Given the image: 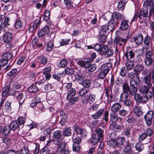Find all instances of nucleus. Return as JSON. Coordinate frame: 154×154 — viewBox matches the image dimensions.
I'll return each mask as SVG.
<instances>
[{
	"label": "nucleus",
	"mask_w": 154,
	"mask_h": 154,
	"mask_svg": "<svg viewBox=\"0 0 154 154\" xmlns=\"http://www.w3.org/2000/svg\"><path fill=\"white\" fill-rule=\"evenodd\" d=\"M125 140V138L123 137H121L118 138L117 140L118 146L119 145H124Z\"/></svg>",
	"instance_id": "obj_51"
},
{
	"label": "nucleus",
	"mask_w": 154,
	"mask_h": 154,
	"mask_svg": "<svg viewBox=\"0 0 154 154\" xmlns=\"http://www.w3.org/2000/svg\"><path fill=\"white\" fill-rule=\"evenodd\" d=\"M95 97V95L91 94L89 96L88 95L85 96L82 99V100L84 103H89L91 104L94 102Z\"/></svg>",
	"instance_id": "obj_9"
},
{
	"label": "nucleus",
	"mask_w": 154,
	"mask_h": 154,
	"mask_svg": "<svg viewBox=\"0 0 154 154\" xmlns=\"http://www.w3.org/2000/svg\"><path fill=\"white\" fill-rule=\"evenodd\" d=\"M13 37L12 34L9 32H5L3 35V41L6 43L10 42Z\"/></svg>",
	"instance_id": "obj_14"
},
{
	"label": "nucleus",
	"mask_w": 154,
	"mask_h": 154,
	"mask_svg": "<svg viewBox=\"0 0 154 154\" xmlns=\"http://www.w3.org/2000/svg\"><path fill=\"white\" fill-rule=\"evenodd\" d=\"M64 3L68 9L72 8L73 7V2L71 0H64Z\"/></svg>",
	"instance_id": "obj_40"
},
{
	"label": "nucleus",
	"mask_w": 154,
	"mask_h": 154,
	"mask_svg": "<svg viewBox=\"0 0 154 154\" xmlns=\"http://www.w3.org/2000/svg\"><path fill=\"white\" fill-rule=\"evenodd\" d=\"M76 93V91L75 88H72L69 90L67 94L66 97L67 100H69L70 98L74 96Z\"/></svg>",
	"instance_id": "obj_32"
},
{
	"label": "nucleus",
	"mask_w": 154,
	"mask_h": 154,
	"mask_svg": "<svg viewBox=\"0 0 154 154\" xmlns=\"http://www.w3.org/2000/svg\"><path fill=\"white\" fill-rule=\"evenodd\" d=\"M11 102L9 101H7L6 102L4 109L5 111L7 112H11L12 111L11 104Z\"/></svg>",
	"instance_id": "obj_33"
},
{
	"label": "nucleus",
	"mask_w": 154,
	"mask_h": 154,
	"mask_svg": "<svg viewBox=\"0 0 154 154\" xmlns=\"http://www.w3.org/2000/svg\"><path fill=\"white\" fill-rule=\"evenodd\" d=\"M129 88V85L127 82L122 83V90L123 92L120 96V101H123L128 99V92L130 93V90Z\"/></svg>",
	"instance_id": "obj_4"
},
{
	"label": "nucleus",
	"mask_w": 154,
	"mask_h": 154,
	"mask_svg": "<svg viewBox=\"0 0 154 154\" xmlns=\"http://www.w3.org/2000/svg\"><path fill=\"white\" fill-rule=\"evenodd\" d=\"M73 128L76 133L78 134H81L82 137H85L87 135L85 130L81 128L77 125H74Z\"/></svg>",
	"instance_id": "obj_7"
},
{
	"label": "nucleus",
	"mask_w": 154,
	"mask_h": 154,
	"mask_svg": "<svg viewBox=\"0 0 154 154\" xmlns=\"http://www.w3.org/2000/svg\"><path fill=\"white\" fill-rule=\"evenodd\" d=\"M19 125L16 121H13L10 124V127L11 129L13 131H14L18 128Z\"/></svg>",
	"instance_id": "obj_44"
},
{
	"label": "nucleus",
	"mask_w": 154,
	"mask_h": 154,
	"mask_svg": "<svg viewBox=\"0 0 154 154\" xmlns=\"http://www.w3.org/2000/svg\"><path fill=\"white\" fill-rule=\"evenodd\" d=\"M134 62L133 61L128 60L126 63V67L127 70H131L134 67Z\"/></svg>",
	"instance_id": "obj_29"
},
{
	"label": "nucleus",
	"mask_w": 154,
	"mask_h": 154,
	"mask_svg": "<svg viewBox=\"0 0 154 154\" xmlns=\"http://www.w3.org/2000/svg\"><path fill=\"white\" fill-rule=\"evenodd\" d=\"M108 144L112 147L118 146L117 140H116L115 139H110L108 142Z\"/></svg>",
	"instance_id": "obj_55"
},
{
	"label": "nucleus",
	"mask_w": 154,
	"mask_h": 154,
	"mask_svg": "<svg viewBox=\"0 0 154 154\" xmlns=\"http://www.w3.org/2000/svg\"><path fill=\"white\" fill-rule=\"evenodd\" d=\"M38 35L39 38H43L44 37V41L46 40V35L41 29L39 30L38 32Z\"/></svg>",
	"instance_id": "obj_59"
},
{
	"label": "nucleus",
	"mask_w": 154,
	"mask_h": 154,
	"mask_svg": "<svg viewBox=\"0 0 154 154\" xmlns=\"http://www.w3.org/2000/svg\"><path fill=\"white\" fill-rule=\"evenodd\" d=\"M143 81L146 85L148 86L149 87H152L151 77L150 73L144 77Z\"/></svg>",
	"instance_id": "obj_19"
},
{
	"label": "nucleus",
	"mask_w": 154,
	"mask_h": 154,
	"mask_svg": "<svg viewBox=\"0 0 154 154\" xmlns=\"http://www.w3.org/2000/svg\"><path fill=\"white\" fill-rule=\"evenodd\" d=\"M13 89L20 90L22 87V85L21 84L17 82L14 83L12 85Z\"/></svg>",
	"instance_id": "obj_60"
},
{
	"label": "nucleus",
	"mask_w": 154,
	"mask_h": 154,
	"mask_svg": "<svg viewBox=\"0 0 154 154\" xmlns=\"http://www.w3.org/2000/svg\"><path fill=\"white\" fill-rule=\"evenodd\" d=\"M153 117V112L150 111L147 112L144 116L146 123L148 126L152 124V120Z\"/></svg>",
	"instance_id": "obj_10"
},
{
	"label": "nucleus",
	"mask_w": 154,
	"mask_h": 154,
	"mask_svg": "<svg viewBox=\"0 0 154 154\" xmlns=\"http://www.w3.org/2000/svg\"><path fill=\"white\" fill-rule=\"evenodd\" d=\"M89 91V89L86 88H83L79 92V96H82L85 95L88 93Z\"/></svg>",
	"instance_id": "obj_48"
},
{
	"label": "nucleus",
	"mask_w": 154,
	"mask_h": 154,
	"mask_svg": "<svg viewBox=\"0 0 154 154\" xmlns=\"http://www.w3.org/2000/svg\"><path fill=\"white\" fill-rule=\"evenodd\" d=\"M134 40L135 43L137 45H140L143 43V36L142 34H139L134 37Z\"/></svg>",
	"instance_id": "obj_21"
},
{
	"label": "nucleus",
	"mask_w": 154,
	"mask_h": 154,
	"mask_svg": "<svg viewBox=\"0 0 154 154\" xmlns=\"http://www.w3.org/2000/svg\"><path fill=\"white\" fill-rule=\"evenodd\" d=\"M121 107V104L118 103H116L112 106L111 109L113 112H117Z\"/></svg>",
	"instance_id": "obj_30"
},
{
	"label": "nucleus",
	"mask_w": 154,
	"mask_h": 154,
	"mask_svg": "<svg viewBox=\"0 0 154 154\" xmlns=\"http://www.w3.org/2000/svg\"><path fill=\"white\" fill-rule=\"evenodd\" d=\"M129 21L127 20H124L122 21L120 24L119 29L124 31L128 29L129 27Z\"/></svg>",
	"instance_id": "obj_20"
},
{
	"label": "nucleus",
	"mask_w": 154,
	"mask_h": 154,
	"mask_svg": "<svg viewBox=\"0 0 154 154\" xmlns=\"http://www.w3.org/2000/svg\"><path fill=\"white\" fill-rule=\"evenodd\" d=\"M126 127L124 129V131L125 135L127 137H129L131 134V131L132 129V126L128 125L127 126L126 125Z\"/></svg>",
	"instance_id": "obj_27"
},
{
	"label": "nucleus",
	"mask_w": 154,
	"mask_h": 154,
	"mask_svg": "<svg viewBox=\"0 0 154 154\" xmlns=\"http://www.w3.org/2000/svg\"><path fill=\"white\" fill-rule=\"evenodd\" d=\"M96 132L94 134L97 135L99 138L102 140L103 137V131L101 129L99 128L96 130Z\"/></svg>",
	"instance_id": "obj_41"
},
{
	"label": "nucleus",
	"mask_w": 154,
	"mask_h": 154,
	"mask_svg": "<svg viewBox=\"0 0 154 154\" xmlns=\"http://www.w3.org/2000/svg\"><path fill=\"white\" fill-rule=\"evenodd\" d=\"M151 87H149L148 86L144 85L142 86L139 89V92L142 94L144 95L146 92H148Z\"/></svg>",
	"instance_id": "obj_34"
},
{
	"label": "nucleus",
	"mask_w": 154,
	"mask_h": 154,
	"mask_svg": "<svg viewBox=\"0 0 154 154\" xmlns=\"http://www.w3.org/2000/svg\"><path fill=\"white\" fill-rule=\"evenodd\" d=\"M80 149V144L77 143H73L72 146L73 151L75 152H78Z\"/></svg>",
	"instance_id": "obj_57"
},
{
	"label": "nucleus",
	"mask_w": 154,
	"mask_h": 154,
	"mask_svg": "<svg viewBox=\"0 0 154 154\" xmlns=\"http://www.w3.org/2000/svg\"><path fill=\"white\" fill-rule=\"evenodd\" d=\"M136 149L139 152L142 151L144 149L143 144H142L140 143H137L135 146Z\"/></svg>",
	"instance_id": "obj_52"
},
{
	"label": "nucleus",
	"mask_w": 154,
	"mask_h": 154,
	"mask_svg": "<svg viewBox=\"0 0 154 154\" xmlns=\"http://www.w3.org/2000/svg\"><path fill=\"white\" fill-rule=\"evenodd\" d=\"M108 34L102 33L100 32V35L98 37V41L102 44H103L106 42Z\"/></svg>",
	"instance_id": "obj_25"
},
{
	"label": "nucleus",
	"mask_w": 154,
	"mask_h": 154,
	"mask_svg": "<svg viewBox=\"0 0 154 154\" xmlns=\"http://www.w3.org/2000/svg\"><path fill=\"white\" fill-rule=\"evenodd\" d=\"M15 24V27L16 29H21L23 27V23L20 19L17 20Z\"/></svg>",
	"instance_id": "obj_35"
},
{
	"label": "nucleus",
	"mask_w": 154,
	"mask_h": 154,
	"mask_svg": "<svg viewBox=\"0 0 154 154\" xmlns=\"http://www.w3.org/2000/svg\"><path fill=\"white\" fill-rule=\"evenodd\" d=\"M15 92V90L13 89H10L9 86H7L3 88L2 96V97H5L7 95H13Z\"/></svg>",
	"instance_id": "obj_8"
},
{
	"label": "nucleus",
	"mask_w": 154,
	"mask_h": 154,
	"mask_svg": "<svg viewBox=\"0 0 154 154\" xmlns=\"http://www.w3.org/2000/svg\"><path fill=\"white\" fill-rule=\"evenodd\" d=\"M134 95V98L137 103H143L147 101V98L145 96H142L140 94L136 93Z\"/></svg>",
	"instance_id": "obj_6"
},
{
	"label": "nucleus",
	"mask_w": 154,
	"mask_h": 154,
	"mask_svg": "<svg viewBox=\"0 0 154 154\" xmlns=\"http://www.w3.org/2000/svg\"><path fill=\"white\" fill-rule=\"evenodd\" d=\"M13 95H14V96L16 97L17 99H18V100L19 101V109L20 108V106H21V105L22 103H23L24 100L20 101L19 99L21 100L23 99V93L20 92H19L18 91H16L15 90V92L14 94Z\"/></svg>",
	"instance_id": "obj_17"
},
{
	"label": "nucleus",
	"mask_w": 154,
	"mask_h": 154,
	"mask_svg": "<svg viewBox=\"0 0 154 154\" xmlns=\"http://www.w3.org/2000/svg\"><path fill=\"white\" fill-rule=\"evenodd\" d=\"M11 130V128L9 126H6L4 128L2 134L5 135H8L10 133Z\"/></svg>",
	"instance_id": "obj_50"
},
{
	"label": "nucleus",
	"mask_w": 154,
	"mask_h": 154,
	"mask_svg": "<svg viewBox=\"0 0 154 154\" xmlns=\"http://www.w3.org/2000/svg\"><path fill=\"white\" fill-rule=\"evenodd\" d=\"M100 33H106L107 34V32H109V27L108 25H104L101 26Z\"/></svg>",
	"instance_id": "obj_37"
},
{
	"label": "nucleus",
	"mask_w": 154,
	"mask_h": 154,
	"mask_svg": "<svg viewBox=\"0 0 154 154\" xmlns=\"http://www.w3.org/2000/svg\"><path fill=\"white\" fill-rule=\"evenodd\" d=\"M40 97V95L38 94L33 98L30 105L31 107L33 108L38 104L41 103Z\"/></svg>",
	"instance_id": "obj_15"
},
{
	"label": "nucleus",
	"mask_w": 154,
	"mask_h": 154,
	"mask_svg": "<svg viewBox=\"0 0 154 154\" xmlns=\"http://www.w3.org/2000/svg\"><path fill=\"white\" fill-rule=\"evenodd\" d=\"M38 62L42 64L43 65H45L47 63L48 60L45 56H40L37 57Z\"/></svg>",
	"instance_id": "obj_24"
},
{
	"label": "nucleus",
	"mask_w": 154,
	"mask_h": 154,
	"mask_svg": "<svg viewBox=\"0 0 154 154\" xmlns=\"http://www.w3.org/2000/svg\"><path fill=\"white\" fill-rule=\"evenodd\" d=\"M148 10L146 8H143L138 14L136 13L135 14L132 20V21H135L138 17L140 23H146L147 22V18H148Z\"/></svg>",
	"instance_id": "obj_1"
},
{
	"label": "nucleus",
	"mask_w": 154,
	"mask_h": 154,
	"mask_svg": "<svg viewBox=\"0 0 154 154\" xmlns=\"http://www.w3.org/2000/svg\"><path fill=\"white\" fill-rule=\"evenodd\" d=\"M71 129L69 127L65 128L63 131V134L64 136H69L72 134Z\"/></svg>",
	"instance_id": "obj_36"
},
{
	"label": "nucleus",
	"mask_w": 154,
	"mask_h": 154,
	"mask_svg": "<svg viewBox=\"0 0 154 154\" xmlns=\"http://www.w3.org/2000/svg\"><path fill=\"white\" fill-rule=\"evenodd\" d=\"M109 29L110 31L112 32L115 29V26L114 24V20L113 19L110 20L109 22Z\"/></svg>",
	"instance_id": "obj_47"
},
{
	"label": "nucleus",
	"mask_w": 154,
	"mask_h": 154,
	"mask_svg": "<svg viewBox=\"0 0 154 154\" xmlns=\"http://www.w3.org/2000/svg\"><path fill=\"white\" fill-rule=\"evenodd\" d=\"M124 55L128 60L133 58L135 56V53L131 50L130 47L127 48L126 50L125 53L124 54Z\"/></svg>",
	"instance_id": "obj_12"
},
{
	"label": "nucleus",
	"mask_w": 154,
	"mask_h": 154,
	"mask_svg": "<svg viewBox=\"0 0 154 154\" xmlns=\"http://www.w3.org/2000/svg\"><path fill=\"white\" fill-rule=\"evenodd\" d=\"M54 47V41L52 40H51L48 43L46 47L47 51H51L52 49Z\"/></svg>",
	"instance_id": "obj_46"
},
{
	"label": "nucleus",
	"mask_w": 154,
	"mask_h": 154,
	"mask_svg": "<svg viewBox=\"0 0 154 154\" xmlns=\"http://www.w3.org/2000/svg\"><path fill=\"white\" fill-rule=\"evenodd\" d=\"M75 79L80 82L82 81L85 79V76L83 74H75Z\"/></svg>",
	"instance_id": "obj_56"
},
{
	"label": "nucleus",
	"mask_w": 154,
	"mask_h": 154,
	"mask_svg": "<svg viewBox=\"0 0 154 154\" xmlns=\"http://www.w3.org/2000/svg\"><path fill=\"white\" fill-rule=\"evenodd\" d=\"M79 83L83 86H85V88H88L91 84V82L89 80H84L82 81L80 83H79Z\"/></svg>",
	"instance_id": "obj_43"
},
{
	"label": "nucleus",
	"mask_w": 154,
	"mask_h": 154,
	"mask_svg": "<svg viewBox=\"0 0 154 154\" xmlns=\"http://www.w3.org/2000/svg\"><path fill=\"white\" fill-rule=\"evenodd\" d=\"M151 41V39L150 37L148 35H147L144 38L143 42L146 46V49L147 51H148V48H149V46Z\"/></svg>",
	"instance_id": "obj_26"
},
{
	"label": "nucleus",
	"mask_w": 154,
	"mask_h": 154,
	"mask_svg": "<svg viewBox=\"0 0 154 154\" xmlns=\"http://www.w3.org/2000/svg\"><path fill=\"white\" fill-rule=\"evenodd\" d=\"M127 74V71L124 66L122 67L121 68L120 71L119 73L120 75L122 77H124Z\"/></svg>",
	"instance_id": "obj_62"
},
{
	"label": "nucleus",
	"mask_w": 154,
	"mask_h": 154,
	"mask_svg": "<svg viewBox=\"0 0 154 154\" xmlns=\"http://www.w3.org/2000/svg\"><path fill=\"white\" fill-rule=\"evenodd\" d=\"M44 32V33L47 35V37L48 38H50V36L51 35V32L50 30V28L48 26H45L43 29H41Z\"/></svg>",
	"instance_id": "obj_31"
},
{
	"label": "nucleus",
	"mask_w": 154,
	"mask_h": 154,
	"mask_svg": "<svg viewBox=\"0 0 154 154\" xmlns=\"http://www.w3.org/2000/svg\"><path fill=\"white\" fill-rule=\"evenodd\" d=\"M54 142L55 145L59 144L63 139L61 132L60 130L55 131L53 133Z\"/></svg>",
	"instance_id": "obj_5"
},
{
	"label": "nucleus",
	"mask_w": 154,
	"mask_h": 154,
	"mask_svg": "<svg viewBox=\"0 0 154 154\" xmlns=\"http://www.w3.org/2000/svg\"><path fill=\"white\" fill-rule=\"evenodd\" d=\"M70 41V39L64 38L60 39L59 42L60 46H63L68 44Z\"/></svg>",
	"instance_id": "obj_39"
},
{
	"label": "nucleus",
	"mask_w": 154,
	"mask_h": 154,
	"mask_svg": "<svg viewBox=\"0 0 154 154\" xmlns=\"http://www.w3.org/2000/svg\"><path fill=\"white\" fill-rule=\"evenodd\" d=\"M125 6V3L122 1H120L117 6L119 11H122L124 9Z\"/></svg>",
	"instance_id": "obj_54"
},
{
	"label": "nucleus",
	"mask_w": 154,
	"mask_h": 154,
	"mask_svg": "<svg viewBox=\"0 0 154 154\" xmlns=\"http://www.w3.org/2000/svg\"><path fill=\"white\" fill-rule=\"evenodd\" d=\"M140 80L139 77L137 78L136 76V78L134 79L130 80L129 85V88L130 90V94L131 95L134 94L138 91L137 87L139 86Z\"/></svg>",
	"instance_id": "obj_2"
},
{
	"label": "nucleus",
	"mask_w": 154,
	"mask_h": 154,
	"mask_svg": "<svg viewBox=\"0 0 154 154\" xmlns=\"http://www.w3.org/2000/svg\"><path fill=\"white\" fill-rule=\"evenodd\" d=\"M144 66L142 64H137L136 65L134 69V71L135 72L136 76L137 78L139 75L144 68Z\"/></svg>",
	"instance_id": "obj_16"
},
{
	"label": "nucleus",
	"mask_w": 154,
	"mask_h": 154,
	"mask_svg": "<svg viewBox=\"0 0 154 154\" xmlns=\"http://www.w3.org/2000/svg\"><path fill=\"white\" fill-rule=\"evenodd\" d=\"M108 46L106 45L102 46L100 52V54L101 55H106V54H107V52L108 50Z\"/></svg>",
	"instance_id": "obj_49"
},
{
	"label": "nucleus",
	"mask_w": 154,
	"mask_h": 154,
	"mask_svg": "<svg viewBox=\"0 0 154 154\" xmlns=\"http://www.w3.org/2000/svg\"><path fill=\"white\" fill-rule=\"evenodd\" d=\"M13 56V55L11 53H6L2 55V58H3L4 60L8 61V60H10L11 59Z\"/></svg>",
	"instance_id": "obj_45"
},
{
	"label": "nucleus",
	"mask_w": 154,
	"mask_h": 154,
	"mask_svg": "<svg viewBox=\"0 0 154 154\" xmlns=\"http://www.w3.org/2000/svg\"><path fill=\"white\" fill-rule=\"evenodd\" d=\"M153 53L151 50L147 51L145 53L144 57V62L145 65L149 67L152 65L154 62L152 58Z\"/></svg>",
	"instance_id": "obj_3"
},
{
	"label": "nucleus",
	"mask_w": 154,
	"mask_h": 154,
	"mask_svg": "<svg viewBox=\"0 0 154 154\" xmlns=\"http://www.w3.org/2000/svg\"><path fill=\"white\" fill-rule=\"evenodd\" d=\"M38 88L35 85H32L29 86L28 88V90L30 92L35 93L38 91Z\"/></svg>",
	"instance_id": "obj_38"
},
{
	"label": "nucleus",
	"mask_w": 154,
	"mask_h": 154,
	"mask_svg": "<svg viewBox=\"0 0 154 154\" xmlns=\"http://www.w3.org/2000/svg\"><path fill=\"white\" fill-rule=\"evenodd\" d=\"M120 102H122L123 103V104L124 105L128 107H130L131 106V100L129 99H126L123 101H120Z\"/></svg>",
	"instance_id": "obj_61"
},
{
	"label": "nucleus",
	"mask_w": 154,
	"mask_h": 154,
	"mask_svg": "<svg viewBox=\"0 0 154 154\" xmlns=\"http://www.w3.org/2000/svg\"><path fill=\"white\" fill-rule=\"evenodd\" d=\"M111 67L112 64L110 63H106L102 65L100 70L107 74Z\"/></svg>",
	"instance_id": "obj_11"
},
{
	"label": "nucleus",
	"mask_w": 154,
	"mask_h": 154,
	"mask_svg": "<svg viewBox=\"0 0 154 154\" xmlns=\"http://www.w3.org/2000/svg\"><path fill=\"white\" fill-rule=\"evenodd\" d=\"M50 11L46 10L44 13V20L46 22H48L49 20Z\"/></svg>",
	"instance_id": "obj_53"
},
{
	"label": "nucleus",
	"mask_w": 154,
	"mask_h": 154,
	"mask_svg": "<svg viewBox=\"0 0 154 154\" xmlns=\"http://www.w3.org/2000/svg\"><path fill=\"white\" fill-rule=\"evenodd\" d=\"M112 19L118 20L122 18V16L121 14L119 12H114L112 14Z\"/></svg>",
	"instance_id": "obj_42"
},
{
	"label": "nucleus",
	"mask_w": 154,
	"mask_h": 154,
	"mask_svg": "<svg viewBox=\"0 0 154 154\" xmlns=\"http://www.w3.org/2000/svg\"><path fill=\"white\" fill-rule=\"evenodd\" d=\"M40 24V22L38 20H35L31 24V26L36 29Z\"/></svg>",
	"instance_id": "obj_58"
},
{
	"label": "nucleus",
	"mask_w": 154,
	"mask_h": 154,
	"mask_svg": "<svg viewBox=\"0 0 154 154\" xmlns=\"http://www.w3.org/2000/svg\"><path fill=\"white\" fill-rule=\"evenodd\" d=\"M126 125L125 122L122 123L120 125H118L115 124V123H113L112 125V126L113 127V130L116 131H120L123 129Z\"/></svg>",
	"instance_id": "obj_18"
},
{
	"label": "nucleus",
	"mask_w": 154,
	"mask_h": 154,
	"mask_svg": "<svg viewBox=\"0 0 154 154\" xmlns=\"http://www.w3.org/2000/svg\"><path fill=\"white\" fill-rule=\"evenodd\" d=\"M103 109L98 110L95 113L91 115V118L94 119H99L102 116L104 112Z\"/></svg>",
	"instance_id": "obj_22"
},
{
	"label": "nucleus",
	"mask_w": 154,
	"mask_h": 154,
	"mask_svg": "<svg viewBox=\"0 0 154 154\" xmlns=\"http://www.w3.org/2000/svg\"><path fill=\"white\" fill-rule=\"evenodd\" d=\"M50 152V150L47 147L42 148L40 151L41 154H48Z\"/></svg>",
	"instance_id": "obj_64"
},
{
	"label": "nucleus",
	"mask_w": 154,
	"mask_h": 154,
	"mask_svg": "<svg viewBox=\"0 0 154 154\" xmlns=\"http://www.w3.org/2000/svg\"><path fill=\"white\" fill-rule=\"evenodd\" d=\"M101 139L99 138L97 136V135L93 134L91 138V143L92 145H95L98 142L99 140H100Z\"/></svg>",
	"instance_id": "obj_28"
},
{
	"label": "nucleus",
	"mask_w": 154,
	"mask_h": 154,
	"mask_svg": "<svg viewBox=\"0 0 154 154\" xmlns=\"http://www.w3.org/2000/svg\"><path fill=\"white\" fill-rule=\"evenodd\" d=\"M146 4L149 8H152L154 7V2L153 0H147L146 2Z\"/></svg>",
	"instance_id": "obj_63"
},
{
	"label": "nucleus",
	"mask_w": 154,
	"mask_h": 154,
	"mask_svg": "<svg viewBox=\"0 0 154 154\" xmlns=\"http://www.w3.org/2000/svg\"><path fill=\"white\" fill-rule=\"evenodd\" d=\"M133 110L134 113L138 117H140L142 114L141 107L140 106L134 107L133 108Z\"/></svg>",
	"instance_id": "obj_23"
},
{
	"label": "nucleus",
	"mask_w": 154,
	"mask_h": 154,
	"mask_svg": "<svg viewBox=\"0 0 154 154\" xmlns=\"http://www.w3.org/2000/svg\"><path fill=\"white\" fill-rule=\"evenodd\" d=\"M128 141H126L127 144L123 149L124 154L129 153L132 154L133 153V151L132 150V148L133 147V144L132 143H128Z\"/></svg>",
	"instance_id": "obj_13"
}]
</instances>
